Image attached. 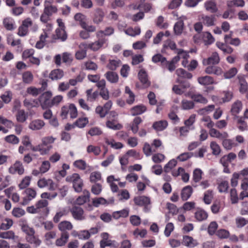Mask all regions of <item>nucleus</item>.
<instances>
[{"label":"nucleus","mask_w":248,"mask_h":248,"mask_svg":"<svg viewBox=\"0 0 248 248\" xmlns=\"http://www.w3.org/2000/svg\"><path fill=\"white\" fill-rule=\"evenodd\" d=\"M16 121L19 123H24L28 119V114L23 109L19 110L16 115Z\"/></svg>","instance_id":"79ce46f5"},{"label":"nucleus","mask_w":248,"mask_h":248,"mask_svg":"<svg viewBox=\"0 0 248 248\" xmlns=\"http://www.w3.org/2000/svg\"><path fill=\"white\" fill-rule=\"evenodd\" d=\"M25 196L23 198V201L20 202L22 205H26L34 199L37 195V192L35 189L32 188H26L24 192Z\"/></svg>","instance_id":"423d86ee"},{"label":"nucleus","mask_w":248,"mask_h":248,"mask_svg":"<svg viewBox=\"0 0 248 248\" xmlns=\"http://www.w3.org/2000/svg\"><path fill=\"white\" fill-rule=\"evenodd\" d=\"M177 165V161L172 159L170 160L164 167V170L166 172L170 171Z\"/></svg>","instance_id":"774afa93"},{"label":"nucleus","mask_w":248,"mask_h":248,"mask_svg":"<svg viewBox=\"0 0 248 248\" xmlns=\"http://www.w3.org/2000/svg\"><path fill=\"white\" fill-rule=\"evenodd\" d=\"M237 127L241 131H244L248 129V125L247 123L244 121V118L240 117L237 121Z\"/></svg>","instance_id":"13d9d810"},{"label":"nucleus","mask_w":248,"mask_h":248,"mask_svg":"<svg viewBox=\"0 0 248 248\" xmlns=\"http://www.w3.org/2000/svg\"><path fill=\"white\" fill-rule=\"evenodd\" d=\"M64 76L63 71L60 69H54L51 71L49 75V78L52 80H58Z\"/></svg>","instance_id":"393cba45"},{"label":"nucleus","mask_w":248,"mask_h":248,"mask_svg":"<svg viewBox=\"0 0 248 248\" xmlns=\"http://www.w3.org/2000/svg\"><path fill=\"white\" fill-rule=\"evenodd\" d=\"M182 243L189 248H193L198 245L197 240L194 239L193 237L188 235L183 236Z\"/></svg>","instance_id":"4468645a"},{"label":"nucleus","mask_w":248,"mask_h":248,"mask_svg":"<svg viewBox=\"0 0 248 248\" xmlns=\"http://www.w3.org/2000/svg\"><path fill=\"white\" fill-rule=\"evenodd\" d=\"M218 224L216 221L211 222L207 228V232L210 235H213L217 232Z\"/></svg>","instance_id":"3c124183"},{"label":"nucleus","mask_w":248,"mask_h":248,"mask_svg":"<svg viewBox=\"0 0 248 248\" xmlns=\"http://www.w3.org/2000/svg\"><path fill=\"white\" fill-rule=\"evenodd\" d=\"M106 125L107 128L113 130H120L123 127L122 124L118 123L117 121L114 119H108L106 123Z\"/></svg>","instance_id":"b1692460"},{"label":"nucleus","mask_w":248,"mask_h":248,"mask_svg":"<svg viewBox=\"0 0 248 248\" xmlns=\"http://www.w3.org/2000/svg\"><path fill=\"white\" fill-rule=\"evenodd\" d=\"M87 152L88 153H93L94 155H98L101 152L100 147L90 145L87 147Z\"/></svg>","instance_id":"603ef678"},{"label":"nucleus","mask_w":248,"mask_h":248,"mask_svg":"<svg viewBox=\"0 0 248 248\" xmlns=\"http://www.w3.org/2000/svg\"><path fill=\"white\" fill-rule=\"evenodd\" d=\"M205 72L207 74H214L217 76H220L223 73L221 68L214 65H209L205 69Z\"/></svg>","instance_id":"2eb2a0df"},{"label":"nucleus","mask_w":248,"mask_h":248,"mask_svg":"<svg viewBox=\"0 0 248 248\" xmlns=\"http://www.w3.org/2000/svg\"><path fill=\"white\" fill-rule=\"evenodd\" d=\"M55 140V138L52 136L45 137L42 139L41 144L42 145L43 147H46L48 146H52L51 144L54 142Z\"/></svg>","instance_id":"864d4df0"},{"label":"nucleus","mask_w":248,"mask_h":248,"mask_svg":"<svg viewBox=\"0 0 248 248\" xmlns=\"http://www.w3.org/2000/svg\"><path fill=\"white\" fill-rule=\"evenodd\" d=\"M31 149L33 152H39L40 154L42 155H48L49 153L50 150L52 148V146H48L46 147H43L42 145L39 144L35 146H34L31 144L30 146Z\"/></svg>","instance_id":"9b49d317"},{"label":"nucleus","mask_w":248,"mask_h":248,"mask_svg":"<svg viewBox=\"0 0 248 248\" xmlns=\"http://www.w3.org/2000/svg\"><path fill=\"white\" fill-rule=\"evenodd\" d=\"M193 188L190 186H185L182 189L181 198L184 201L187 200L191 196L193 193Z\"/></svg>","instance_id":"aec40b11"},{"label":"nucleus","mask_w":248,"mask_h":248,"mask_svg":"<svg viewBox=\"0 0 248 248\" xmlns=\"http://www.w3.org/2000/svg\"><path fill=\"white\" fill-rule=\"evenodd\" d=\"M184 28V23L183 20L177 21L174 25L173 31L175 34L181 35Z\"/></svg>","instance_id":"58836bf2"},{"label":"nucleus","mask_w":248,"mask_h":248,"mask_svg":"<svg viewBox=\"0 0 248 248\" xmlns=\"http://www.w3.org/2000/svg\"><path fill=\"white\" fill-rule=\"evenodd\" d=\"M245 3L244 0H232L227 1V5L229 8L233 6L243 7L244 6Z\"/></svg>","instance_id":"49530a36"},{"label":"nucleus","mask_w":248,"mask_h":248,"mask_svg":"<svg viewBox=\"0 0 248 248\" xmlns=\"http://www.w3.org/2000/svg\"><path fill=\"white\" fill-rule=\"evenodd\" d=\"M222 140V145L224 148L227 150H231L233 147L236 145L232 139L225 138Z\"/></svg>","instance_id":"a19ab883"},{"label":"nucleus","mask_w":248,"mask_h":248,"mask_svg":"<svg viewBox=\"0 0 248 248\" xmlns=\"http://www.w3.org/2000/svg\"><path fill=\"white\" fill-rule=\"evenodd\" d=\"M194 156L192 152H185L178 155L176 159L180 162L186 161Z\"/></svg>","instance_id":"8fccbe9b"},{"label":"nucleus","mask_w":248,"mask_h":248,"mask_svg":"<svg viewBox=\"0 0 248 248\" xmlns=\"http://www.w3.org/2000/svg\"><path fill=\"white\" fill-rule=\"evenodd\" d=\"M237 69L235 67H232L224 73V77L226 79H230L234 77L237 73Z\"/></svg>","instance_id":"0e129e2a"},{"label":"nucleus","mask_w":248,"mask_h":248,"mask_svg":"<svg viewBox=\"0 0 248 248\" xmlns=\"http://www.w3.org/2000/svg\"><path fill=\"white\" fill-rule=\"evenodd\" d=\"M210 147L212 150V154L214 155H218L221 153V148L217 142L213 141L210 142Z\"/></svg>","instance_id":"c03bdc74"},{"label":"nucleus","mask_w":248,"mask_h":248,"mask_svg":"<svg viewBox=\"0 0 248 248\" xmlns=\"http://www.w3.org/2000/svg\"><path fill=\"white\" fill-rule=\"evenodd\" d=\"M92 91L93 90L90 89L86 92L87 100L92 102L94 101L98 96V93L97 91L93 93H92Z\"/></svg>","instance_id":"de8ad7c7"},{"label":"nucleus","mask_w":248,"mask_h":248,"mask_svg":"<svg viewBox=\"0 0 248 248\" xmlns=\"http://www.w3.org/2000/svg\"><path fill=\"white\" fill-rule=\"evenodd\" d=\"M48 202L45 199H41L36 202L34 205L27 208V211L31 214H38L41 215L48 216L50 209L48 207Z\"/></svg>","instance_id":"f257e3e1"},{"label":"nucleus","mask_w":248,"mask_h":248,"mask_svg":"<svg viewBox=\"0 0 248 248\" xmlns=\"http://www.w3.org/2000/svg\"><path fill=\"white\" fill-rule=\"evenodd\" d=\"M201 19L202 20V23L207 27H210L215 25L216 17L214 15H202Z\"/></svg>","instance_id":"5701e85b"},{"label":"nucleus","mask_w":248,"mask_h":248,"mask_svg":"<svg viewBox=\"0 0 248 248\" xmlns=\"http://www.w3.org/2000/svg\"><path fill=\"white\" fill-rule=\"evenodd\" d=\"M209 134L210 137L218 139L219 140H222L223 139L228 138L229 135L227 132H223L221 133L219 131L212 127L209 131Z\"/></svg>","instance_id":"f8f14e48"},{"label":"nucleus","mask_w":248,"mask_h":248,"mask_svg":"<svg viewBox=\"0 0 248 248\" xmlns=\"http://www.w3.org/2000/svg\"><path fill=\"white\" fill-rule=\"evenodd\" d=\"M72 217L76 220L82 221L85 219L84 211L82 208L75 205L70 209Z\"/></svg>","instance_id":"39448f33"},{"label":"nucleus","mask_w":248,"mask_h":248,"mask_svg":"<svg viewBox=\"0 0 248 248\" xmlns=\"http://www.w3.org/2000/svg\"><path fill=\"white\" fill-rule=\"evenodd\" d=\"M125 93L128 94V97L126 99L127 103L130 105L133 104L135 101V96L134 93L128 86H126L125 88Z\"/></svg>","instance_id":"4d7b16f0"},{"label":"nucleus","mask_w":248,"mask_h":248,"mask_svg":"<svg viewBox=\"0 0 248 248\" xmlns=\"http://www.w3.org/2000/svg\"><path fill=\"white\" fill-rule=\"evenodd\" d=\"M133 201L136 205L139 206H144V211H149L148 205L150 204L151 201L149 198L145 196H137L134 198Z\"/></svg>","instance_id":"6e6552de"},{"label":"nucleus","mask_w":248,"mask_h":248,"mask_svg":"<svg viewBox=\"0 0 248 248\" xmlns=\"http://www.w3.org/2000/svg\"><path fill=\"white\" fill-rule=\"evenodd\" d=\"M220 62V58L217 52H213L211 56L207 59H203L202 64L204 65H215L218 64Z\"/></svg>","instance_id":"9d476101"},{"label":"nucleus","mask_w":248,"mask_h":248,"mask_svg":"<svg viewBox=\"0 0 248 248\" xmlns=\"http://www.w3.org/2000/svg\"><path fill=\"white\" fill-rule=\"evenodd\" d=\"M42 91V88H36L34 87H30L27 89V93L33 96H36Z\"/></svg>","instance_id":"338daca9"},{"label":"nucleus","mask_w":248,"mask_h":248,"mask_svg":"<svg viewBox=\"0 0 248 248\" xmlns=\"http://www.w3.org/2000/svg\"><path fill=\"white\" fill-rule=\"evenodd\" d=\"M3 24L7 30L12 31L15 29V22L12 17L4 18L3 20Z\"/></svg>","instance_id":"c85d7f7f"},{"label":"nucleus","mask_w":248,"mask_h":248,"mask_svg":"<svg viewBox=\"0 0 248 248\" xmlns=\"http://www.w3.org/2000/svg\"><path fill=\"white\" fill-rule=\"evenodd\" d=\"M67 215V212L66 211L63 209L59 211H58L54 217L53 218V220L55 223H58L60 221L61 218Z\"/></svg>","instance_id":"69168bd1"},{"label":"nucleus","mask_w":248,"mask_h":248,"mask_svg":"<svg viewBox=\"0 0 248 248\" xmlns=\"http://www.w3.org/2000/svg\"><path fill=\"white\" fill-rule=\"evenodd\" d=\"M96 38L97 40L94 42L89 44H87L86 43H81L79 45V48H84L85 49L89 48L93 51H97L107 43L108 39L107 38H103L98 36H96Z\"/></svg>","instance_id":"20e7f679"},{"label":"nucleus","mask_w":248,"mask_h":248,"mask_svg":"<svg viewBox=\"0 0 248 248\" xmlns=\"http://www.w3.org/2000/svg\"><path fill=\"white\" fill-rule=\"evenodd\" d=\"M69 237V233H61V237L57 239L55 242L56 245L61 247L65 245L68 241Z\"/></svg>","instance_id":"e433bc0d"},{"label":"nucleus","mask_w":248,"mask_h":248,"mask_svg":"<svg viewBox=\"0 0 248 248\" xmlns=\"http://www.w3.org/2000/svg\"><path fill=\"white\" fill-rule=\"evenodd\" d=\"M52 96V93L49 91L44 93L39 98V101L40 105L43 109L51 107L50 98Z\"/></svg>","instance_id":"0eeeda50"},{"label":"nucleus","mask_w":248,"mask_h":248,"mask_svg":"<svg viewBox=\"0 0 248 248\" xmlns=\"http://www.w3.org/2000/svg\"><path fill=\"white\" fill-rule=\"evenodd\" d=\"M146 110V107L143 105H137L134 107H133L131 110L130 112L131 115L133 116H136L138 115H140L144 113Z\"/></svg>","instance_id":"72a5a7b5"},{"label":"nucleus","mask_w":248,"mask_h":248,"mask_svg":"<svg viewBox=\"0 0 248 248\" xmlns=\"http://www.w3.org/2000/svg\"><path fill=\"white\" fill-rule=\"evenodd\" d=\"M175 73L177 76L178 77L177 78H180L182 79H184L185 78L191 79L193 77L192 74L191 73L187 72L186 71L182 68L177 69L176 70Z\"/></svg>","instance_id":"cd10ccee"},{"label":"nucleus","mask_w":248,"mask_h":248,"mask_svg":"<svg viewBox=\"0 0 248 248\" xmlns=\"http://www.w3.org/2000/svg\"><path fill=\"white\" fill-rule=\"evenodd\" d=\"M58 227L62 233H69L68 231L72 230L73 226L70 221L64 220L59 223Z\"/></svg>","instance_id":"ddd939ff"},{"label":"nucleus","mask_w":248,"mask_h":248,"mask_svg":"<svg viewBox=\"0 0 248 248\" xmlns=\"http://www.w3.org/2000/svg\"><path fill=\"white\" fill-rule=\"evenodd\" d=\"M83 195L79 196L76 200L75 203L81 205L89 201L90 194L88 190L85 189L83 191Z\"/></svg>","instance_id":"a211bd4d"},{"label":"nucleus","mask_w":248,"mask_h":248,"mask_svg":"<svg viewBox=\"0 0 248 248\" xmlns=\"http://www.w3.org/2000/svg\"><path fill=\"white\" fill-rule=\"evenodd\" d=\"M0 124L10 129L14 125V123L11 120L7 119L2 115H0Z\"/></svg>","instance_id":"6e6d98bb"},{"label":"nucleus","mask_w":248,"mask_h":248,"mask_svg":"<svg viewBox=\"0 0 248 248\" xmlns=\"http://www.w3.org/2000/svg\"><path fill=\"white\" fill-rule=\"evenodd\" d=\"M239 85V92L241 93H246L248 90V84L245 78L242 76H238Z\"/></svg>","instance_id":"c756f323"},{"label":"nucleus","mask_w":248,"mask_h":248,"mask_svg":"<svg viewBox=\"0 0 248 248\" xmlns=\"http://www.w3.org/2000/svg\"><path fill=\"white\" fill-rule=\"evenodd\" d=\"M198 81L200 84L202 85H209L215 83L213 78L209 76L198 78Z\"/></svg>","instance_id":"2f4dec72"},{"label":"nucleus","mask_w":248,"mask_h":248,"mask_svg":"<svg viewBox=\"0 0 248 248\" xmlns=\"http://www.w3.org/2000/svg\"><path fill=\"white\" fill-rule=\"evenodd\" d=\"M142 120L140 117H136L132 123L131 124L130 127L132 132L136 134L138 132L139 127V125L141 123Z\"/></svg>","instance_id":"c9c22d12"},{"label":"nucleus","mask_w":248,"mask_h":248,"mask_svg":"<svg viewBox=\"0 0 248 248\" xmlns=\"http://www.w3.org/2000/svg\"><path fill=\"white\" fill-rule=\"evenodd\" d=\"M106 79L111 83H116L119 80L118 74L113 71H108L105 74Z\"/></svg>","instance_id":"473e14b6"},{"label":"nucleus","mask_w":248,"mask_h":248,"mask_svg":"<svg viewBox=\"0 0 248 248\" xmlns=\"http://www.w3.org/2000/svg\"><path fill=\"white\" fill-rule=\"evenodd\" d=\"M182 108L185 110H189L192 109L195 106L194 102L192 101L187 100H183L182 101Z\"/></svg>","instance_id":"052dcab7"},{"label":"nucleus","mask_w":248,"mask_h":248,"mask_svg":"<svg viewBox=\"0 0 248 248\" xmlns=\"http://www.w3.org/2000/svg\"><path fill=\"white\" fill-rule=\"evenodd\" d=\"M125 33L131 36H135L140 33V29L139 27L134 28H129L124 31Z\"/></svg>","instance_id":"09e8293b"},{"label":"nucleus","mask_w":248,"mask_h":248,"mask_svg":"<svg viewBox=\"0 0 248 248\" xmlns=\"http://www.w3.org/2000/svg\"><path fill=\"white\" fill-rule=\"evenodd\" d=\"M204 7L205 10L210 13H215L218 11L217 3L213 0L206 1L204 4Z\"/></svg>","instance_id":"6ab92c4d"},{"label":"nucleus","mask_w":248,"mask_h":248,"mask_svg":"<svg viewBox=\"0 0 248 248\" xmlns=\"http://www.w3.org/2000/svg\"><path fill=\"white\" fill-rule=\"evenodd\" d=\"M44 122L40 119H36L31 121L29 125V128L32 130H38L42 129L45 125Z\"/></svg>","instance_id":"412c9836"},{"label":"nucleus","mask_w":248,"mask_h":248,"mask_svg":"<svg viewBox=\"0 0 248 248\" xmlns=\"http://www.w3.org/2000/svg\"><path fill=\"white\" fill-rule=\"evenodd\" d=\"M10 173L14 174L17 173L22 175L24 173V168L22 163L19 161H16L15 163L9 168Z\"/></svg>","instance_id":"1a4fd4ad"},{"label":"nucleus","mask_w":248,"mask_h":248,"mask_svg":"<svg viewBox=\"0 0 248 248\" xmlns=\"http://www.w3.org/2000/svg\"><path fill=\"white\" fill-rule=\"evenodd\" d=\"M168 123L166 120H160L154 123L153 128L157 131H161L165 129L168 126Z\"/></svg>","instance_id":"bb28decb"},{"label":"nucleus","mask_w":248,"mask_h":248,"mask_svg":"<svg viewBox=\"0 0 248 248\" xmlns=\"http://www.w3.org/2000/svg\"><path fill=\"white\" fill-rule=\"evenodd\" d=\"M104 16L103 10L100 8H97L94 11L93 21L94 23L99 24L103 21Z\"/></svg>","instance_id":"f3484780"},{"label":"nucleus","mask_w":248,"mask_h":248,"mask_svg":"<svg viewBox=\"0 0 248 248\" xmlns=\"http://www.w3.org/2000/svg\"><path fill=\"white\" fill-rule=\"evenodd\" d=\"M66 181L72 183L73 187L76 192L80 193L82 191L84 184L82 179L78 173H75L67 176L66 178Z\"/></svg>","instance_id":"f03ea898"},{"label":"nucleus","mask_w":248,"mask_h":248,"mask_svg":"<svg viewBox=\"0 0 248 248\" xmlns=\"http://www.w3.org/2000/svg\"><path fill=\"white\" fill-rule=\"evenodd\" d=\"M58 12L57 7L53 5H44L43 12L40 16V21L43 23H46L50 20V17Z\"/></svg>","instance_id":"7ed1b4c3"},{"label":"nucleus","mask_w":248,"mask_h":248,"mask_svg":"<svg viewBox=\"0 0 248 248\" xmlns=\"http://www.w3.org/2000/svg\"><path fill=\"white\" fill-rule=\"evenodd\" d=\"M22 81L26 84H30L33 80V75L31 71H27L22 74Z\"/></svg>","instance_id":"f704fd0d"},{"label":"nucleus","mask_w":248,"mask_h":248,"mask_svg":"<svg viewBox=\"0 0 248 248\" xmlns=\"http://www.w3.org/2000/svg\"><path fill=\"white\" fill-rule=\"evenodd\" d=\"M190 98L195 102L206 104L208 102L207 99L200 93L188 94Z\"/></svg>","instance_id":"7c9ffc66"},{"label":"nucleus","mask_w":248,"mask_h":248,"mask_svg":"<svg viewBox=\"0 0 248 248\" xmlns=\"http://www.w3.org/2000/svg\"><path fill=\"white\" fill-rule=\"evenodd\" d=\"M74 236L78 237V239L81 240H88L90 237V233L88 230H82L77 232V234H75Z\"/></svg>","instance_id":"bf43d9fd"},{"label":"nucleus","mask_w":248,"mask_h":248,"mask_svg":"<svg viewBox=\"0 0 248 248\" xmlns=\"http://www.w3.org/2000/svg\"><path fill=\"white\" fill-rule=\"evenodd\" d=\"M114 32V29L112 27H107L104 31H99L96 32V36L106 38L105 36H110Z\"/></svg>","instance_id":"a878e982"},{"label":"nucleus","mask_w":248,"mask_h":248,"mask_svg":"<svg viewBox=\"0 0 248 248\" xmlns=\"http://www.w3.org/2000/svg\"><path fill=\"white\" fill-rule=\"evenodd\" d=\"M121 64V61L119 60H110L109 61L107 67L111 70H115Z\"/></svg>","instance_id":"680f3d73"},{"label":"nucleus","mask_w":248,"mask_h":248,"mask_svg":"<svg viewBox=\"0 0 248 248\" xmlns=\"http://www.w3.org/2000/svg\"><path fill=\"white\" fill-rule=\"evenodd\" d=\"M55 32L58 39H60L62 41H65L67 39V35L64 29L57 28Z\"/></svg>","instance_id":"a18cd8bd"},{"label":"nucleus","mask_w":248,"mask_h":248,"mask_svg":"<svg viewBox=\"0 0 248 248\" xmlns=\"http://www.w3.org/2000/svg\"><path fill=\"white\" fill-rule=\"evenodd\" d=\"M138 77L140 82L144 85L145 87H148L150 85V82L148 79L146 72L144 69H141L138 73Z\"/></svg>","instance_id":"4be33fe9"},{"label":"nucleus","mask_w":248,"mask_h":248,"mask_svg":"<svg viewBox=\"0 0 248 248\" xmlns=\"http://www.w3.org/2000/svg\"><path fill=\"white\" fill-rule=\"evenodd\" d=\"M208 217L207 212L201 208H198L194 213V217L197 221L202 222L206 220Z\"/></svg>","instance_id":"dca6fc26"},{"label":"nucleus","mask_w":248,"mask_h":248,"mask_svg":"<svg viewBox=\"0 0 248 248\" xmlns=\"http://www.w3.org/2000/svg\"><path fill=\"white\" fill-rule=\"evenodd\" d=\"M242 108V103L241 101L237 100L232 105L231 112L232 115L238 114Z\"/></svg>","instance_id":"ea45409f"},{"label":"nucleus","mask_w":248,"mask_h":248,"mask_svg":"<svg viewBox=\"0 0 248 248\" xmlns=\"http://www.w3.org/2000/svg\"><path fill=\"white\" fill-rule=\"evenodd\" d=\"M229 186V182L226 180H222L218 183L217 189L220 193H227Z\"/></svg>","instance_id":"37998d69"},{"label":"nucleus","mask_w":248,"mask_h":248,"mask_svg":"<svg viewBox=\"0 0 248 248\" xmlns=\"http://www.w3.org/2000/svg\"><path fill=\"white\" fill-rule=\"evenodd\" d=\"M4 140L6 142L12 144H17L19 142V138L13 134L6 136Z\"/></svg>","instance_id":"5fc2aeb1"},{"label":"nucleus","mask_w":248,"mask_h":248,"mask_svg":"<svg viewBox=\"0 0 248 248\" xmlns=\"http://www.w3.org/2000/svg\"><path fill=\"white\" fill-rule=\"evenodd\" d=\"M105 143L108 145H110L111 147L115 149H120L123 147V144L120 142H115L114 140L108 139V138L105 139Z\"/></svg>","instance_id":"4c0bfd02"},{"label":"nucleus","mask_w":248,"mask_h":248,"mask_svg":"<svg viewBox=\"0 0 248 248\" xmlns=\"http://www.w3.org/2000/svg\"><path fill=\"white\" fill-rule=\"evenodd\" d=\"M152 60L154 63L160 62L162 65H164L167 59L160 54H157L153 56Z\"/></svg>","instance_id":"e2e57ef3"}]
</instances>
